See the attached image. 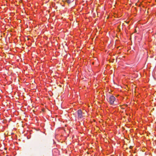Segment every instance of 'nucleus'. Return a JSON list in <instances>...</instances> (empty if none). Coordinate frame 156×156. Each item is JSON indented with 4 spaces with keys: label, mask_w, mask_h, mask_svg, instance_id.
Listing matches in <instances>:
<instances>
[{
    "label": "nucleus",
    "mask_w": 156,
    "mask_h": 156,
    "mask_svg": "<svg viewBox=\"0 0 156 156\" xmlns=\"http://www.w3.org/2000/svg\"><path fill=\"white\" fill-rule=\"evenodd\" d=\"M115 99V97L114 96L111 95L109 97L108 101L110 105H113Z\"/></svg>",
    "instance_id": "obj_1"
},
{
    "label": "nucleus",
    "mask_w": 156,
    "mask_h": 156,
    "mask_svg": "<svg viewBox=\"0 0 156 156\" xmlns=\"http://www.w3.org/2000/svg\"><path fill=\"white\" fill-rule=\"evenodd\" d=\"M77 114L79 118H81L83 117L82 112L81 110L79 109L77 111Z\"/></svg>",
    "instance_id": "obj_2"
},
{
    "label": "nucleus",
    "mask_w": 156,
    "mask_h": 156,
    "mask_svg": "<svg viewBox=\"0 0 156 156\" xmlns=\"http://www.w3.org/2000/svg\"><path fill=\"white\" fill-rule=\"evenodd\" d=\"M66 1L68 4H70L71 2L70 0H66Z\"/></svg>",
    "instance_id": "obj_3"
},
{
    "label": "nucleus",
    "mask_w": 156,
    "mask_h": 156,
    "mask_svg": "<svg viewBox=\"0 0 156 156\" xmlns=\"http://www.w3.org/2000/svg\"><path fill=\"white\" fill-rule=\"evenodd\" d=\"M129 149H131L133 148V146H130L129 147Z\"/></svg>",
    "instance_id": "obj_4"
}]
</instances>
